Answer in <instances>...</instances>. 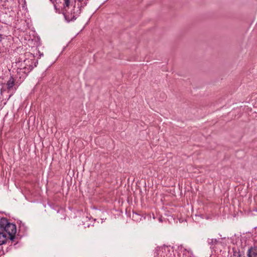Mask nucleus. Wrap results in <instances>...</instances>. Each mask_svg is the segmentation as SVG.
Masks as SVG:
<instances>
[{
  "label": "nucleus",
  "instance_id": "obj_1",
  "mask_svg": "<svg viewBox=\"0 0 257 257\" xmlns=\"http://www.w3.org/2000/svg\"><path fill=\"white\" fill-rule=\"evenodd\" d=\"M16 232L15 224L7 222L4 225L0 223V245L6 243L8 240H13Z\"/></svg>",
  "mask_w": 257,
  "mask_h": 257
},
{
  "label": "nucleus",
  "instance_id": "obj_10",
  "mask_svg": "<svg viewBox=\"0 0 257 257\" xmlns=\"http://www.w3.org/2000/svg\"><path fill=\"white\" fill-rule=\"evenodd\" d=\"M3 90H4V88H2V89H1V92H2Z\"/></svg>",
  "mask_w": 257,
  "mask_h": 257
},
{
  "label": "nucleus",
  "instance_id": "obj_5",
  "mask_svg": "<svg viewBox=\"0 0 257 257\" xmlns=\"http://www.w3.org/2000/svg\"><path fill=\"white\" fill-rule=\"evenodd\" d=\"M247 257H257V247L251 246L247 250Z\"/></svg>",
  "mask_w": 257,
  "mask_h": 257
},
{
  "label": "nucleus",
  "instance_id": "obj_4",
  "mask_svg": "<svg viewBox=\"0 0 257 257\" xmlns=\"http://www.w3.org/2000/svg\"><path fill=\"white\" fill-rule=\"evenodd\" d=\"M16 85L15 79L13 76H11L6 83L7 89L9 92L12 91V93H14L17 90Z\"/></svg>",
  "mask_w": 257,
  "mask_h": 257
},
{
  "label": "nucleus",
  "instance_id": "obj_6",
  "mask_svg": "<svg viewBox=\"0 0 257 257\" xmlns=\"http://www.w3.org/2000/svg\"><path fill=\"white\" fill-rule=\"evenodd\" d=\"M232 257H244V255L241 254L239 251H234Z\"/></svg>",
  "mask_w": 257,
  "mask_h": 257
},
{
  "label": "nucleus",
  "instance_id": "obj_2",
  "mask_svg": "<svg viewBox=\"0 0 257 257\" xmlns=\"http://www.w3.org/2000/svg\"><path fill=\"white\" fill-rule=\"evenodd\" d=\"M20 59L22 60L19 62V66L23 68L27 72H30L34 68L35 63V56L31 53L28 52L21 55Z\"/></svg>",
  "mask_w": 257,
  "mask_h": 257
},
{
  "label": "nucleus",
  "instance_id": "obj_3",
  "mask_svg": "<svg viewBox=\"0 0 257 257\" xmlns=\"http://www.w3.org/2000/svg\"><path fill=\"white\" fill-rule=\"evenodd\" d=\"M29 72H27L26 70L23 69V68L19 66L17 70V74L16 75V78L19 79L18 81H19L20 83L23 81Z\"/></svg>",
  "mask_w": 257,
  "mask_h": 257
},
{
  "label": "nucleus",
  "instance_id": "obj_8",
  "mask_svg": "<svg viewBox=\"0 0 257 257\" xmlns=\"http://www.w3.org/2000/svg\"><path fill=\"white\" fill-rule=\"evenodd\" d=\"M64 6L66 7H68L70 4V0H64Z\"/></svg>",
  "mask_w": 257,
  "mask_h": 257
},
{
  "label": "nucleus",
  "instance_id": "obj_9",
  "mask_svg": "<svg viewBox=\"0 0 257 257\" xmlns=\"http://www.w3.org/2000/svg\"><path fill=\"white\" fill-rule=\"evenodd\" d=\"M78 1H79V2H82L83 1V0H77Z\"/></svg>",
  "mask_w": 257,
  "mask_h": 257
},
{
  "label": "nucleus",
  "instance_id": "obj_7",
  "mask_svg": "<svg viewBox=\"0 0 257 257\" xmlns=\"http://www.w3.org/2000/svg\"><path fill=\"white\" fill-rule=\"evenodd\" d=\"M208 242L210 244H215L217 243V240L216 239H213V238L209 239V238L208 239Z\"/></svg>",
  "mask_w": 257,
  "mask_h": 257
},
{
  "label": "nucleus",
  "instance_id": "obj_11",
  "mask_svg": "<svg viewBox=\"0 0 257 257\" xmlns=\"http://www.w3.org/2000/svg\"><path fill=\"white\" fill-rule=\"evenodd\" d=\"M159 220H160V221H162V220H161V218H160V219H159Z\"/></svg>",
  "mask_w": 257,
  "mask_h": 257
}]
</instances>
